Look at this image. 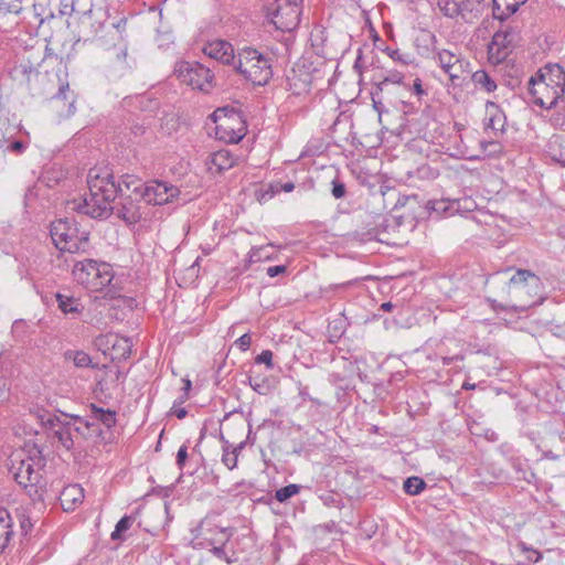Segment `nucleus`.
<instances>
[{"instance_id":"31","label":"nucleus","mask_w":565,"mask_h":565,"mask_svg":"<svg viewBox=\"0 0 565 565\" xmlns=\"http://www.w3.org/2000/svg\"><path fill=\"white\" fill-rule=\"evenodd\" d=\"M119 184L124 185L127 191H130L131 194H135V196H138L139 199H141L142 189L147 185L137 175L128 173L121 177V183Z\"/></svg>"},{"instance_id":"2","label":"nucleus","mask_w":565,"mask_h":565,"mask_svg":"<svg viewBox=\"0 0 565 565\" xmlns=\"http://www.w3.org/2000/svg\"><path fill=\"white\" fill-rule=\"evenodd\" d=\"M50 234L55 247L62 252L84 253L89 246V233L79 230L74 218L52 222Z\"/></svg>"},{"instance_id":"25","label":"nucleus","mask_w":565,"mask_h":565,"mask_svg":"<svg viewBox=\"0 0 565 565\" xmlns=\"http://www.w3.org/2000/svg\"><path fill=\"white\" fill-rule=\"evenodd\" d=\"M92 409V422L96 424V422L102 423L106 428H111L116 425V412L110 409H104L102 407L96 406L95 404L90 405Z\"/></svg>"},{"instance_id":"15","label":"nucleus","mask_w":565,"mask_h":565,"mask_svg":"<svg viewBox=\"0 0 565 565\" xmlns=\"http://www.w3.org/2000/svg\"><path fill=\"white\" fill-rule=\"evenodd\" d=\"M58 79V88L57 92L52 95V100L54 103H63V107L60 110V116L64 118H68L75 114V95L70 89L68 82L62 79L60 74H57Z\"/></svg>"},{"instance_id":"43","label":"nucleus","mask_w":565,"mask_h":565,"mask_svg":"<svg viewBox=\"0 0 565 565\" xmlns=\"http://www.w3.org/2000/svg\"><path fill=\"white\" fill-rule=\"evenodd\" d=\"M17 518L20 523V534L22 536H26L33 527L30 518L24 512H18Z\"/></svg>"},{"instance_id":"1","label":"nucleus","mask_w":565,"mask_h":565,"mask_svg":"<svg viewBox=\"0 0 565 565\" xmlns=\"http://www.w3.org/2000/svg\"><path fill=\"white\" fill-rule=\"evenodd\" d=\"M234 67L254 85L264 86L273 77L270 58L254 47L241 49Z\"/></svg>"},{"instance_id":"23","label":"nucleus","mask_w":565,"mask_h":565,"mask_svg":"<svg viewBox=\"0 0 565 565\" xmlns=\"http://www.w3.org/2000/svg\"><path fill=\"white\" fill-rule=\"evenodd\" d=\"M520 7V2L508 0H492V15L494 19L503 22L510 15L514 14Z\"/></svg>"},{"instance_id":"47","label":"nucleus","mask_w":565,"mask_h":565,"mask_svg":"<svg viewBox=\"0 0 565 565\" xmlns=\"http://www.w3.org/2000/svg\"><path fill=\"white\" fill-rule=\"evenodd\" d=\"M294 189H295V183L290 182V181L286 182V183L276 182V183L269 184L270 196H274L275 194H278L281 191L291 192Z\"/></svg>"},{"instance_id":"39","label":"nucleus","mask_w":565,"mask_h":565,"mask_svg":"<svg viewBox=\"0 0 565 565\" xmlns=\"http://www.w3.org/2000/svg\"><path fill=\"white\" fill-rule=\"evenodd\" d=\"M486 109L487 111L491 113L489 126L493 129H497V124H499L502 118L504 119L503 113L499 109L498 104L494 102H487Z\"/></svg>"},{"instance_id":"56","label":"nucleus","mask_w":565,"mask_h":565,"mask_svg":"<svg viewBox=\"0 0 565 565\" xmlns=\"http://www.w3.org/2000/svg\"><path fill=\"white\" fill-rule=\"evenodd\" d=\"M550 331L553 335L565 340V321L562 323L551 322Z\"/></svg>"},{"instance_id":"41","label":"nucleus","mask_w":565,"mask_h":565,"mask_svg":"<svg viewBox=\"0 0 565 565\" xmlns=\"http://www.w3.org/2000/svg\"><path fill=\"white\" fill-rule=\"evenodd\" d=\"M72 359L77 367H88L92 365L90 356L84 351H75L72 353ZM67 356L71 358V353H67Z\"/></svg>"},{"instance_id":"3","label":"nucleus","mask_w":565,"mask_h":565,"mask_svg":"<svg viewBox=\"0 0 565 565\" xmlns=\"http://www.w3.org/2000/svg\"><path fill=\"white\" fill-rule=\"evenodd\" d=\"M504 284L508 285V294L522 302L520 305L522 309L534 306L543 299L541 278L529 269H518Z\"/></svg>"},{"instance_id":"21","label":"nucleus","mask_w":565,"mask_h":565,"mask_svg":"<svg viewBox=\"0 0 565 565\" xmlns=\"http://www.w3.org/2000/svg\"><path fill=\"white\" fill-rule=\"evenodd\" d=\"M13 535V519L6 508L0 507V554L9 546Z\"/></svg>"},{"instance_id":"48","label":"nucleus","mask_w":565,"mask_h":565,"mask_svg":"<svg viewBox=\"0 0 565 565\" xmlns=\"http://www.w3.org/2000/svg\"><path fill=\"white\" fill-rule=\"evenodd\" d=\"M331 185H332L331 193L334 199H342L345 196L347 188L342 181H340L338 178H335L332 180Z\"/></svg>"},{"instance_id":"53","label":"nucleus","mask_w":565,"mask_h":565,"mask_svg":"<svg viewBox=\"0 0 565 565\" xmlns=\"http://www.w3.org/2000/svg\"><path fill=\"white\" fill-rule=\"evenodd\" d=\"M386 189H387L388 192H391L392 195H397V200H396L395 204L393 205V210H395L397 207L405 206L409 200H416L417 199L416 194H413V195H399L395 190H392L390 188H386Z\"/></svg>"},{"instance_id":"5","label":"nucleus","mask_w":565,"mask_h":565,"mask_svg":"<svg viewBox=\"0 0 565 565\" xmlns=\"http://www.w3.org/2000/svg\"><path fill=\"white\" fill-rule=\"evenodd\" d=\"M216 529V524L214 521L206 516L200 521V523L192 530L193 540L202 539L204 543H200L203 546H212L210 550L211 553L220 558L225 561L227 564H232L236 561L227 555L225 547L230 542L231 537L235 533V529L232 526H227L218 530L220 537L209 536Z\"/></svg>"},{"instance_id":"11","label":"nucleus","mask_w":565,"mask_h":565,"mask_svg":"<svg viewBox=\"0 0 565 565\" xmlns=\"http://www.w3.org/2000/svg\"><path fill=\"white\" fill-rule=\"evenodd\" d=\"M527 84L529 94L534 105L550 110L558 106L559 103H563L564 88L554 89L548 84L535 82L534 79H529Z\"/></svg>"},{"instance_id":"54","label":"nucleus","mask_w":565,"mask_h":565,"mask_svg":"<svg viewBox=\"0 0 565 565\" xmlns=\"http://www.w3.org/2000/svg\"><path fill=\"white\" fill-rule=\"evenodd\" d=\"M78 424L79 425L76 426L75 422L72 423V430H73V433L82 435L84 438H88V437H92L94 435L98 436V435L102 434V429L100 428H99V431H95L94 433V429H86L84 424H81V423H78Z\"/></svg>"},{"instance_id":"10","label":"nucleus","mask_w":565,"mask_h":565,"mask_svg":"<svg viewBox=\"0 0 565 565\" xmlns=\"http://www.w3.org/2000/svg\"><path fill=\"white\" fill-rule=\"evenodd\" d=\"M87 184L89 193L106 195V199L118 196V192H121V185L115 182L111 171L106 167L89 169Z\"/></svg>"},{"instance_id":"16","label":"nucleus","mask_w":565,"mask_h":565,"mask_svg":"<svg viewBox=\"0 0 565 565\" xmlns=\"http://www.w3.org/2000/svg\"><path fill=\"white\" fill-rule=\"evenodd\" d=\"M99 263L94 259H84L75 263L73 267V276L75 280L93 290V282L95 281L96 275L100 273Z\"/></svg>"},{"instance_id":"8","label":"nucleus","mask_w":565,"mask_h":565,"mask_svg":"<svg viewBox=\"0 0 565 565\" xmlns=\"http://www.w3.org/2000/svg\"><path fill=\"white\" fill-rule=\"evenodd\" d=\"M437 6L446 17H461L466 22H472L483 13L488 3L486 0H437Z\"/></svg>"},{"instance_id":"30","label":"nucleus","mask_w":565,"mask_h":565,"mask_svg":"<svg viewBox=\"0 0 565 565\" xmlns=\"http://www.w3.org/2000/svg\"><path fill=\"white\" fill-rule=\"evenodd\" d=\"M473 83L487 93H492L497 89V83L484 70H478L472 74Z\"/></svg>"},{"instance_id":"42","label":"nucleus","mask_w":565,"mask_h":565,"mask_svg":"<svg viewBox=\"0 0 565 565\" xmlns=\"http://www.w3.org/2000/svg\"><path fill=\"white\" fill-rule=\"evenodd\" d=\"M383 51L395 62H399L405 65L412 62L409 54L401 53L397 49H391L386 46Z\"/></svg>"},{"instance_id":"59","label":"nucleus","mask_w":565,"mask_h":565,"mask_svg":"<svg viewBox=\"0 0 565 565\" xmlns=\"http://www.w3.org/2000/svg\"><path fill=\"white\" fill-rule=\"evenodd\" d=\"M25 148V143L21 140H14L7 146V150L15 153H22Z\"/></svg>"},{"instance_id":"64","label":"nucleus","mask_w":565,"mask_h":565,"mask_svg":"<svg viewBox=\"0 0 565 565\" xmlns=\"http://www.w3.org/2000/svg\"><path fill=\"white\" fill-rule=\"evenodd\" d=\"M130 130H131V134H134L136 137L137 136H141L145 134L146 131V126L143 124H134L131 127H130Z\"/></svg>"},{"instance_id":"24","label":"nucleus","mask_w":565,"mask_h":565,"mask_svg":"<svg viewBox=\"0 0 565 565\" xmlns=\"http://www.w3.org/2000/svg\"><path fill=\"white\" fill-rule=\"evenodd\" d=\"M132 343L129 338L119 337L116 340L114 349L110 352L111 361H124L127 360L131 354Z\"/></svg>"},{"instance_id":"63","label":"nucleus","mask_w":565,"mask_h":565,"mask_svg":"<svg viewBox=\"0 0 565 565\" xmlns=\"http://www.w3.org/2000/svg\"><path fill=\"white\" fill-rule=\"evenodd\" d=\"M20 7L18 4H14L12 8L9 6L6 0L0 1V12H19Z\"/></svg>"},{"instance_id":"44","label":"nucleus","mask_w":565,"mask_h":565,"mask_svg":"<svg viewBox=\"0 0 565 565\" xmlns=\"http://www.w3.org/2000/svg\"><path fill=\"white\" fill-rule=\"evenodd\" d=\"M222 461L230 470L234 469L237 465V448L231 451L227 448H224Z\"/></svg>"},{"instance_id":"36","label":"nucleus","mask_w":565,"mask_h":565,"mask_svg":"<svg viewBox=\"0 0 565 565\" xmlns=\"http://www.w3.org/2000/svg\"><path fill=\"white\" fill-rule=\"evenodd\" d=\"M545 74H550L551 78L556 82V89H565V71L559 64H548L544 66Z\"/></svg>"},{"instance_id":"38","label":"nucleus","mask_w":565,"mask_h":565,"mask_svg":"<svg viewBox=\"0 0 565 565\" xmlns=\"http://www.w3.org/2000/svg\"><path fill=\"white\" fill-rule=\"evenodd\" d=\"M440 67L446 72L459 62L460 57L448 50H443L437 55Z\"/></svg>"},{"instance_id":"28","label":"nucleus","mask_w":565,"mask_h":565,"mask_svg":"<svg viewBox=\"0 0 565 565\" xmlns=\"http://www.w3.org/2000/svg\"><path fill=\"white\" fill-rule=\"evenodd\" d=\"M511 467L518 475V479L524 480L529 483L535 479V473L530 469L527 460L521 458H513Z\"/></svg>"},{"instance_id":"18","label":"nucleus","mask_w":565,"mask_h":565,"mask_svg":"<svg viewBox=\"0 0 565 565\" xmlns=\"http://www.w3.org/2000/svg\"><path fill=\"white\" fill-rule=\"evenodd\" d=\"M204 53L209 57L220 61L223 64H233L235 66L237 61L232 44L223 40L211 42L205 45Z\"/></svg>"},{"instance_id":"51","label":"nucleus","mask_w":565,"mask_h":565,"mask_svg":"<svg viewBox=\"0 0 565 565\" xmlns=\"http://www.w3.org/2000/svg\"><path fill=\"white\" fill-rule=\"evenodd\" d=\"M519 546H520V548H521L524 553H526V554H527V555H526V558H527V561H529V562L537 563V562H540V561H541V558H542V554H541L539 551H536V550H534V548H532V547L526 546V544H525V543H523V542H521V543L519 544Z\"/></svg>"},{"instance_id":"45","label":"nucleus","mask_w":565,"mask_h":565,"mask_svg":"<svg viewBox=\"0 0 565 565\" xmlns=\"http://www.w3.org/2000/svg\"><path fill=\"white\" fill-rule=\"evenodd\" d=\"M427 209L437 214H445L450 206L445 200H431L427 203Z\"/></svg>"},{"instance_id":"46","label":"nucleus","mask_w":565,"mask_h":565,"mask_svg":"<svg viewBox=\"0 0 565 565\" xmlns=\"http://www.w3.org/2000/svg\"><path fill=\"white\" fill-rule=\"evenodd\" d=\"M465 65L466 63L460 58L458 63H456L452 68L449 71H446V73L449 75L450 81L455 84L457 79H460L462 77V74L465 73Z\"/></svg>"},{"instance_id":"50","label":"nucleus","mask_w":565,"mask_h":565,"mask_svg":"<svg viewBox=\"0 0 565 565\" xmlns=\"http://www.w3.org/2000/svg\"><path fill=\"white\" fill-rule=\"evenodd\" d=\"M248 383L250 387L258 394H266L268 386L264 380L250 375L248 376Z\"/></svg>"},{"instance_id":"26","label":"nucleus","mask_w":565,"mask_h":565,"mask_svg":"<svg viewBox=\"0 0 565 565\" xmlns=\"http://www.w3.org/2000/svg\"><path fill=\"white\" fill-rule=\"evenodd\" d=\"M404 81L403 73L394 70L387 72V74L384 77L374 78L373 86L377 87L380 92L384 90L386 93H390V85H402Z\"/></svg>"},{"instance_id":"19","label":"nucleus","mask_w":565,"mask_h":565,"mask_svg":"<svg viewBox=\"0 0 565 565\" xmlns=\"http://www.w3.org/2000/svg\"><path fill=\"white\" fill-rule=\"evenodd\" d=\"M211 173H222L236 163V158L230 150L221 149L209 154L205 161Z\"/></svg>"},{"instance_id":"32","label":"nucleus","mask_w":565,"mask_h":565,"mask_svg":"<svg viewBox=\"0 0 565 565\" xmlns=\"http://www.w3.org/2000/svg\"><path fill=\"white\" fill-rule=\"evenodd\" d=\"M385 94L386 92L377 89V87L373 86L371 89V99L373 109L377 113L379 119L381 120L382 115L388 113V108L385 105L387 102Z\"/></svg>"},{"instance_id":"22","label":"nucleus","mask_w":565,"mask_h":565,"mask_svg":"<svg viewBox=\"0 0 565 565\" xmlns=\"http://www.w3.org/2000/svg\"><path fill=\"white\" fill-rule=\"evenodd\" d=\"M546 156L552 161L565 167V138L553 136L547 143Z\"/></svg>"},{"instance_id":"57","label":"nucleus","mask_w":565,"mask_h":565,"mask_svg":"<svg viewBox=\"0 0 565 565\" xmlns=\"http://www.w3.org/2000/svg\"><path fill=\"white\" fill-rule=\"evenodd\" d=\"M188 459V447L185 445L181 446L177 452V465L180 470L183 469Z\"/></svg>"},{"instance_id":"17","label":"nucleus","mask_w":565,"mask_h":565,"mask_svg":"<svg viewBox=\"0 0 565 565\" xmlns=\"http://www.w3.org/2000/svg\"><path fill=\"white\" fill-rule=\"evenodd\" d=\"M10 76L18 85L25 87L30 93L34 94L31 82L33 77L39 76V72L30 61H22L14 65L10 71Z\"/></svg>"},{"instance_id":"60","label":"nucleus","mask_w":565,"mask_h":565,"mask_svg":"<svg viewBox=\"0 0 565 565\" xmlns=\"http://www.w3.org/2000/svg\"><path fill=\"white\" fill-rule=\"evenodd\" d=\"M174 490V486H168V487H157L152 490L153 493L162 497V498H169Z\"/></svg>"},{"instance_id":"34","label":"nucleus","mask_w":565,"mask_h":565,"mask_svg":"<svg viewBox=\"0 0 565 565\" xmlns=\"http://www.w3.org/2000/svg\"><path fill=\"white\" fill-rule=\"evenodd\" d=\"M427 487L424 479L419 477H408L403 484L404 491L409 495L419 494Z\"/></svg>"},{"instance_id":"6","label":"nucleus","mask_w":565,"mask_h":565,"mask_svg":"<svg viewBox=\"0 0 565 565\" xmlns=\"http://www.w3.org/2000/svg\"><path fill=\"white\" fill-rule=\"evenodd\" d=\"M520 40V31L511 24H502L488 44V58L493 65L507 60Z\"/></svg>"},{"instance_id":"37","label":"nucleus","mask_w":565,"mask_h":565,"mask_svg":"<svg viewBox=\"0 0 565 565\" xmlns=\"http://www.w3.org/2000/svg\"><path fill=\"white\" fill-rule=\"evenodd\" d=\"M300 491V486L299 484H295V483H290L288 486H285L280 489H277L276 492H275V499L280 502V503H285L287 502L290 498H292L294 495L298 494Z\"/></svg>"},{"instance_id":"9","label":"nucleus","mask_w":565,"mask_h":565,"mask_svg":"<svg viewBox=\"0 0 565 565\" xmlns=\"http://www.w3.org/2000/svg\"><path fill=\"white\" fill-rule=\"evenodd\" d=\"M178 76L182 83L203 92H207L212 87L211 70L199 62H182L178 70Z\"/></svg>"},{"instance_id":"33","label":"nucleus","mask_w":565,"mask_h":565,"mask_svg":"<svg viewBox=\"0 0 565 565\" xmlns=\"http://www.w3.org/2000/svg\"><path fill=\"white\" fill-rule=\"evenodd\" d=\"M55 298H56V301L58 303V308L64 312V313H75V312H79V309H78V299L72 297V296H68V295H64V294H61V292H57L55 295Z\"/></svg>"},{"instance_id":"62","label":"nucleus","mask_w":565,"mask_h":565,"mask_svg":"<svg viewBox=\"0 0 565 565\" xmlns=\"http://www.w3.org/2000/svg\"><path fill=\"white\" fill-rule=\"evenodd\" d=\"M411 90L418 97L426 94L425 89L423 88L422 79L418 77L415 78Z\"/></svg>"},{"instance_id":"27","label":"nucleus","mask_w":565,"mask_h":565,"mask_svg":"<svg viewBox=\"0 0 565 565\" xmlns=\"http://www.w3.org/2000/svg\"><path fill=\"white\" fill-rule=\"evenodd\" d=\"M100 273L96 275L95 281L93 282V290L97 291L108 286L114 279L113 268L107 263H99Z\"/></svg>"},{"instance_id":"14","label":"nucleus","mask_w":565,"mask_h":565,"mask_svg":"<svg viewBox=\"0 0 565 565\" xmlns=\"http://www.w3.org/2000/svg\"><path fill=\"white\" fill-rule=\"evenodd\" d=\"M118 196H120V202L114 206L116 215L128 225L138 223L142 217L138 196L125 195L122 191L118 192Z\"/></svg>"},{"instance_id":"13","label":"nucleus","mask_w":565,"mask_h":565,"mask_svg":"<svg viewBox=\"0 0 565 565\" xmlns=\"http://www.w3.org/2000/svg\"><path fill=\"white\" fill-rule=\"evenodd\" d=\"M116 198L110 196L106 199V195L89 193V196L85 198L83 203L77 205V211L93 218H107L114 213L115 207L111 203Z\"/></svg>"},{"instance_id":"7","label":"nucleus","mask_w":565,"mask_h":565,"mask_svg":"<svg viewBox=\"0 0 565 565\" xmlns=\"http://www.w3.org/2000/svg\"><path fill=\"white\" fill-rule=\"evenodd\" d=\"M14 480L26 490L32 500L42 499L43 478L39 469H34L33 460H21L18 467H12Z\"/></svg>"},{"instance_id":"55","label":"nucleus","mask_w":565,"mask_h":565,"mask_svg":"<svg viewBox=\"0 0 565 565\" xmlns=\"http://www.w3.org/2000/svg\"><path fill=\"white\" fill-rule=\"evenodd\" d=\"M255 362L258 364L264 363L268 369H273V352L270 350L262 351V353L256 356Z\"/></svg>"},{"instance_id":"49","label":"nucleus","mask_w":565,"mask_h":565,"mask_svg":"<svg viewBox=\"0 0 565 565\" xmlns=\"http://www.w3.org/2000/svg\"><path fill=\"white\" fill-rule=\"evenodd\" d=\"M530 79H534L535 82H544L548 84L551 88L556 89V82L551 78L550 74H545V68H541L536 72L535 75L531 76Z\"/></svg>"},{"instance_id":"58","label":"nucleus","mask_w":565,"mask_h":565,"mask_svg":"<svg viewBox=\"0 0 565 565\" xmlns=\"http://www.w3.org/2000/svg\"><path fill=\"white\" fill-rule=\"evenodd\" d=\"M235 344L239 350L246 351L252 344V338L248 333H244L235 341Z\"/></svg>"},{"instance_id":"4","label":"nucleus","mask_w":565,"mask_h":565,"mask_svg":"<svg viewBox=\"0 0 565 565\" xmlns=\"http://www.w3.org/2000/svg\"><path fill=\"white\" fill-rule=\"evenodd\" d=\"M39 419L44 427L53 430L54 437H56L61 445L67 450H71L74 446L72 420L84 424L86 429H94V433L99 431V425L94 422H89V419H85L79 415H72L63 412L61 415L43 413L39 415Z\"/></svg>"},{"instance_id":"40","label":"nucleus","mask_w":565,"mask_h":565,"mask_svg":"<svg viewBox=\"0 0 565 565\" xmlns=\"http://www.w3.org/2000/svg\"><path fill=\"white\" fill-rule=\"evenodd\" d=\"M556 111L551 116L550 122L555 128L565 126V100L555 107Z\"/></svg>"},{"instance_id":"35","label":"nucleus","mask_w":565,"mask_h":565,"mask_svg":"<svg viewBox=\"0 0 565 565\" xmlns=\"http://www.w3.org/2000/svg\"><path fill=\"white\" fill-rule=\"evenodd\" d=\"M132 515H124L116 524L115 530L110 534L113 541H121L122 534L130 529L134 523Z\"/></svg>"},{"instance_id":"61","label":"nucleus","mask_w":565,"mask_h":565,"mask_svg":"<svg viewBox=\"0 0 565 565\" xmlns=\"http://www.w3.org/2000/svg\"><path fill=\"white\" fill-rule=\"evenodd\" d=\"M286 270H287V267L285 265H276V266L268 267L266 273L269 277L273 278L280 274L286 273Z\"/></svg>"},{"instance_id":"29","label":"nucleus","mask_w":565,"mask_h":565,"mask_svg":"<svg viewBox=\"0 0 565 565\" xmlns=\"http://www.w3.org/2000/svg\"><path fill=\"white\" fill-rule=\"evenodd\" d=\"M117 338L118 334L116 333L99 334L98 337L95 338L94 345L104 355L109 356L111 350L114 349Z\"/></svg>"},{"instance_id":"52","label":"nucleus","mask_w":565,"mask_h":565,"mask_svg":"<svg viewBox=\"0 0 565 565\" xmlns=\"http://www.w3.org/2000/svg\"><path fill=\"white\" fill-rule=\"evenodd\" d=\"M265 249H266L265 246L253 247L248 253L249 262L257 263V262H260L262 259H268L269 256L265 254Z\"/></svg>"},{"instance_id":"12","label":"nucleus","mask_w":565,"mask_h":565,"mask_svg":"<svg viewBox=\"0 0 565 565\" xmlns=\"http://www.w3.org/2000/svg\"><path fill=\"white\" fill-rule=\"evenodd\" d=\"M180 190L178 186L163 181H151L141 191V200L148 204L163 205L178 198Z\"/></svg>"},{"instance_id":"20","label":"nucleus","mask_w":565,"mask_h":565,"mask_svg":"<svg viewBox=\"0 0 565 565\" xmlns=\"http://www.w3.org/2000/svg\"><path fill=\"white\" fill-rule=\"evenodd\" d=\"M84 490L78 484H68L60 493V502L64 511H72L83 502Z\"/></svg>"}]
</instances>
